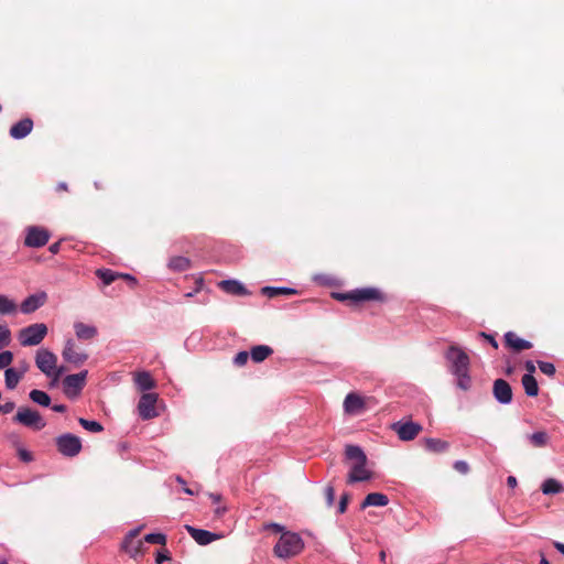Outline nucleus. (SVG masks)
<instances>
[{"instance_id": "e2e57ef3", "label": "nucleus", "mask_w": 564, "mask_h": 564, "mask_svg": "<svg viewBox=\"0 0 564 564\" xmlns=\"http://www.w3.org/2000/svg\"><path fill=\"white\" fill-rule=\"evenodd\" d=\"M210 498L213 499V502H215V503L220 501L219 495L210 494Z\"/></svg>"}, {"instance_id": "13d9d810", "label": "nucleus", "mask_w": 564, "mask_h": 564, "mask_svg": "<svg viewBox=\"0 0 564 564\" xmlns=\"http://www.w3.org/2000/svg\"><path fill=\"white\" fill-rule=\"evenodd\" d=\"M61 242H54L50 246V251L52 253H57L59 251Z\"/></svg>"}, {"instance_id": "7ed1b4c3", "label": "nucleus", "mask_w": 564, "mask_h": 564, "mask_svg": "<svg viewBox=\"0 0 564 564\" xmlns=\"http://www.w3.org/2000/svg\"><path fill=\"white\" fill-rule=\"evenodd\" d=\"M35 364L45 376L54 377V380H58L66 371L65 367H57V356L45 348H41L36 351Z\"/></svg>"}, {"instance_id": "aec40b11", "label": "nucleus", "mask_w": 564, "mask_h": 564, "mask_svg": "<svg viewBox=\"0 0 564 564\" xmlns=\"http://www.w3.org/2000/svg\"><path fill=\"white\" fill-rule=\"evenodd\" d=\"M219 288L224 292L232 295L245 296L249 294L248 290L243 286V284L236 280H224L219 282Z\"/></svg>"}, {"instance_id": "3c124183", "label": "nucleus", "mask_w": 564, "mask_h": 564, "mask_svg": "<svg viewBox=\"0 0 564 564\" xmlns=\"http://www.w3.org/2000/svg\"><path fill=\"white\" fill-rule=\"evenodd\" d=\"M524 367H525V369L528 371L527 375H533L534 373L535 365L533 364V361H531V360L525 361Z\"/></svg>"}, {"instance_id": "09e8293b", "label": "nucleus", "mask_w": 564, "mask_h": 564, "mask_svg": "<svg viewBox=\"0 0 564 564\" xmlns=\"http://www.w3.org/2000/svg\"><path fill=\"white\" fill-rule=\"evenodd\" d=\"M19 457L25 463H29L33 459L32 454L26 449H19Z\"/></svg>"}, {"instance_id": "2f4dec72", "label": "nucleus", "mask_w": 564, "mask_h": 564, "mask_svg": "<svg viewBox=\"0 0 564 564\" xmlns=\"http://www.w3.org/2000/svg\"><path fill=\"white\" fill-rule=\"evenodd\" d=\"M30 399L34 402V403H37L42 406H50L51 404V398L50 395L42 391V390H37V389H34L30 392L29 394Z\"/></svg>"}, {"instance_id": "79ce46f5", "label": "nucleus", "mask_w": 564, "mask_h": 564, "mask_svg": "<svg viewBox=\"0 0 564 564\" xmlns=\"http://www.w3.org/2000/svg\"><path fill=\"white\" fill-rule=\"evenodd\" d=\"M249 356H250V354L248 351H239L234 358L235 366H237V367L245 366L249 359Z\"/></svg>"}, {"instance_id": "c756f323", "label": "nucleus", "mask_w": 564, "mask_h": 564, "mask_svg": "<svg viewBox=\"0 0 564 564\" xmlns=\"http://www.w3.org/2000/svg\"><path fill=\"white\" fill-rule=\"evenodd\" d=\"M456 378V386L463 391H468L471 388L473 380L470 377V370H466L454 375Z\"/></svg>"}, {"instance_id": "864d4df0", "label": "nucleus", "mask_w": 564, "mask_h": 564, "mask_svg": "<svg viewBox=\"0 0 564 564\" xmlns=\"http://www.w3.org/2000/svg\"><path fill=\"white\" fill-rule=\"evenodd\" d=\"M56 192L57 193H62V192H67L68 191V186L65 182H59L57 185H56Z\"/></svg>"}, {"instance_id": "c03bdc74", "label": "nucleus", "mask_w": 564, "mask_h": 564, "mask_svg": "<svg viewBox=\"0 0 564 564\" xmlns=\"http://www.w3.org/2000/svg\"><path fill=\"white\" fill-rule=\"evenodd\" d=\"M349 500H350V495L348 492H345L341 495L339 505H338L339 513H344L346 511Z\"/></svg>"}, {"instance_id": "8fccbe9b", "label": "nucleus", "mask_w": 564, "mask_h": 564, "mask_svg": "<svg viewBox=\"0 0 564 564\" xmlns=\"http://www.w3.org/2000/svg\"><path fill=\"white\" fill-rule=\"evenodd\" d=\"M119 279H123V280L128 281L132 288H134L137 285L135 278L128 273H119Z\"/></svg>"}, {"instance_id": "774afa93", "label": "nucleus", "mask_w": 564, "mask_h": 564, "mask_svg": "<svg viewBox=\"0 0 564 564\" xmlns=\"http://www.w3.org/2000/svg\"><path fill=\"white\" fill-rule=\"evenodd\" d=\"M540 564H550V562L544 557L543 554H541V561Z\"/></svg>"}, {"instance_id": "f257e3e1", "label": "nucleus", "mask_w": 564, "mask_h": 564, "mask_svg": "<svg viewBox=\"0 0 564 564\" xmlns=\"http://www.w3.org/2000/svg\"><path fill=\"white\" fill-rule=\"evenodd\" d=\"M347 460L350 462V471L347 484L366 481L371 478V471L367 469V456L359 446L348 445L345 451Z\"/></svg>"}, {"instance_id": "473e14b6", "label": "nucleus", "mask_w": 564, "mask_h": 564, "mask_svg": "<svg viewBox=\"0 0 564 564\" xmlns=\"http://www.w3.org/2000/svg\"><path fill=\"white\" fill-rule=\"evenodd\" d=\"M96 275L102 281L105 285H110L117 279H119V273L110 269H98L96 271Z\"/></svg>"}, {"instance_id": "58836bf2", "label": "nucleus", "mask_w": 564, "mask_h": 564, "mask_svg": "<svg viewBox=\"0 0 564 564\" xmlns=\"http://www.w3.org/2000/svg\"><path fill=\"white\" fill-rule=\"evenodd\" d=\"M144 541L152 544H166V536L162 533H150L144 536Z\"/></svg>"}, {"instance_id": "dca6fc26", "label": "nucleus", "mask_w": 564, "mask_h": 564, "mask_svg": "<svg viewBox=\"0 0 564 564\" xmlns=\"http://www.w3.org/2000/svg\"><path fill=\"white\" fill-rule=\"evenodd\" d=\"M505 344L516 352L532 348L531 341L520 338L514 332H507L505 334Z\"/></svg>"}, {"instance_id": "0eeeda50", "label": "nucleus", "mask_w": 564, "mask_h": 564, "mask_svg": "<svg viewBox=\"0 0 564 564\" xmlns=\"http://www.w3.org/2000/svg\"><path fill=\"white\" fill-rule=\"evenodd\" d=\"M55 445L58 453L65 457H75L83 448L80 438L70 433L57 436L55 438Z\"/></svg>"}, {"instance_id": "1a4fd4ad", "label": "nucleus", "mask_w": 564, "mask_h": 564, "mask_svg": "<svg viewBox=\"0 0 564 564\" xmlns=\"http://www.w3.org/2000/svg\"><path fill=\"white\" fill-rule=\"evenodd\" d=\"M87 370L68 375L63 379L64 393L68 397L77 395L86 383Z\"/></svg>"}, {"instance_id": "72a5a7b5", "label": "nucleus", "mask_w": 564, "mask_h": 564, "mask_svg": "<svg viewBox=\"0 0 564 564\" xmlns=\"http://www.w3.org/2000/svg\"><path fill=\"white\" fill-rule=\"evenodd\" d=\"M17 311V304L7 295L0 294V314H12Z\"/></svg>"}, {"instance_id": "7c9ffc66", "label": "nucleus", "mask_w": 564, "mask_h": 564, "mask_svg": "<svg viewBox=\"0 0 564 564\" xmlns=\"http://www.w3.org/2000/svg\"><path fill=\"white\" fill-rule=\"evenodd\" d=\"M262 293L269 297H275L278 295H293L296 294L297 291L291 288L264 286Z\"/></svg>"}, {"instance_id": "20e7f679", "label": "nucleus", "mask_w": 564, "mask_h": 564, "mask_svg": "<svg viewBox=\"0 0 564 564\" xmlns=\"http://www.w3.org/2000/svg\"><path fill=\"white\" fill-rule=\"evenodd\" d=\"M12 421L33 431H41L46 426V421L41 413L26 405L18 408Z\"/></svg>"}, {"instance_id": "4c0bfd02", "label": "nucleus", "mask_w": 564, "mask_h": 564, "mask_svg": "<svg viewBox=\"0 0 564 564\" xmlns=\"http://www.w3.org/2000/svg\"><path fill=\"white\" fill-rule=\"evenodd\" d=\"M11 343V330L6 325L0 324V350Z\"/></svg>"}, {"instance_id": "9b49d317", "label": "nucleus", "mask_w": 564, "mask_h": 564, "mask_svg": "<svg viewBox=\"0 0 564 564\" xmlns=\"http://www.w3.org/2000/svg\"><path fill=\"white\" fill-rule=\"evenodd\" d=\"M392 427H393V431L397 432L399 438L402 441H412L422 431V425L419 423H414L412 421L397 422L393 424Z\"/></svg>"}, {"instance_id": "a878e982", "label": "nucleus", "mask_w": 564, "mask_h": 564, "mask_svg": "<svg viewBox=\"0 0 564 564\" xmlns=\"http://www.w3.org/2000/svg\"><path fill=\"white\" fill-rule=\"evenodd\" d=\"M22 379L21 372H18L17 368H7L4 371V382L9 390H13Z\"/></svg>"}, {"instance_id": "bf43d9fd", "label": "nucleus", "mask_w": 564, "mask_h": 564, "mask_svg": "<svg viewBox=\"0 0 564 564\" xmlns=\"http://www.w3.org/2000/svg\"><path fill=\"white\" fill-rule=\"evenodd\" d=\"M167 558H169V556L166 554L158 553L155 562H156V564H162L163 561H165Z\"/></svg>"}, {"instance_id": "de8ad7c7", "label": "nucleus", "mask_w": 564, "mask_h": 564, "mask_svg": "<svg viewBox=\"0 0 564 564\" xmlns=\"http://www.w3.org/2000/svg\"><path fill=\"white\" fill-rule=\"evenodd\" d=\"M479 336L482 337L484 339H486L487 343H489L495 349L498 348V343L492 335H489L485 332H480Z\"/></svg>"}, {"instance_id": "cd10ccee", "label": "nucleus", "mask_w": 564, "mask_h": 564, "mask_svg": "<svg viewBox=\"0 0 564 564\" xmlns=\"http://www.w3.org/2000/svg\"><path fill=\"white\" fill-rule=\"evenodd\" d=\"M189 267V259L182 256L172 257L169 261V268L173 271L183 272L186 271Z\"/></svg>"}, {"instance_id": "a19ab883", "label": "nucleus", "mask_w": 564, "mask_h": 564, "mask_svg": "<svg viewBox=\"0 0 564 564\" xmlns=\"http://www.w3.org/2000/svg\"><path fill=\"white\" fill-rule=\"evenodd\" d=\"M539 369L541 372H543L546 376H554L555 375V366L552 362L547 361H538Z\"/></svg>"}, {"instance_id": "6e6552de", "label": "nucleus", "mask_w": 564, "mask_h": 564, "mask_svg": "<svg viewBox=\"0 0 564 564\" xmlns=\"http://www.w3.org/2000/svg\"><path fill=\"white\" fill-rule=\"evenodd\" d=\"M156 393H143L138 403V413L142 420H151L159 415L155 404Z\"/></svg>"}, {"instance_id": "603ef678", "label": "nucleus", "mask_w": 564, "mask_h": 564, "mask_svg": "<svg viewBox=\"0 0 564 564\" xmlns=\"http://www.w3.org/2000/svg\"><path fill=\"white\" fill-rule=\"evenodd\" d=\"M334 297L339 300V301L351 300V292H349V293H335Z\"/></svg>"}, {"instance_id": "393cba45", "label": "nucleus", "mask_w": 564, "mask_h": 564, "mask_svg": "<svg viewBox=\"0 0 564 564\" xmlns=\"http://www.w3.org/2000/svg\"><path fill=\"white\" fill-rule=\"evenodd\" d=\"M521 382L528 397H536L539 394L538 381L533 375H524Z\"/></svg>"}, {"instance_id": "4d7b16f0", "label": "nucleus", "mask_w": 564, "mask_h": 564, "mask_svg": "<svg viewBox=\"0 0 564 564\" xmlns=\"http://www.w3.org/2000/svg\"><path fill=\"white\" fill-rule=\"evenodd\" d=\"M267 528L273 530L274 532L283 531V527L278 523H270L269 525H267Z\"/></svg>"}, {"instance_id": "f3484780", "label": "nucleus", "mask_w": 564, "mask_h": 564, "mask_svg": "<svg viewBox=\"0 0 564 564\" xmlns=\"http://www.w3.org/2000/svg\"><path fill=\"white\" fill-rule=\"evenodd\" d=\"M185 529L199 545H207L219 538L210 531L196 529L188 524L185 525Z\"/></svg>"}, {"instance_id": "69168bd1", "label": "nucleus", "mask_w": 564, "mask_h": 564, "mask_svg": "<svg viewBox=\"0 0 564 564\" xmlns=\"http://www.w3.org/2000/svg\"><path fill=\"white\" fill-rule=\"evenodd\" d=\"M183 490L187 495H191V496L195 495V492L191 488H188V487H184Z\"/></svg>"}, {"instance_id": "680f3d73", "label": "nucleus", "mask_w": 564, "mask_h": 564, "mask_svg": "<svg viewBox=\"0 0 564 564\" xmlns=\"http://www.w3.org/2000/svg\"><path fill=\"white\" fill-rule=\"evenodd\" d=\"M553 545L560 553L564 555V543L555 541Z\"/></svg>"}, {"instance_id": "a211bd4d", "label": "nucleus", "mask_w": 564, "mask_h": 564, "mask_svg": "<svg viewBox=\"0 0 564 564\" xmlns=\"http://www.w3.org/2000/svg\"><path fill=\"white\" fill-rule=\"evenodd\" d=\"M365 409V399L357 393H348L344 400V410L348 414H357Z\"/></svg>"}, {"instance_id": "bb28decb", "label": "nucleus", "mask_w": 564, "mask_h": 564, "mask_svg": "<svg viewBox=\"0 0 564 564\" xmlns=\"http://www.w3.org/2000/svg\"><path fill=\"white\" fill-rule=\"evenodd\" d=\"M425 448L433 453H444L448 449L449 444L441 438H425Z\"/></svg>"}, {"instance_id": "f8f14e48", "label": "nucleus", "mask_w": 564, "mask_h": 564, "mask_svg": "<svg viewBox=\"0 0 564 564\" xmlns=\"http://www.w3.org/2000/svg\"><path fill=\"white\" fill-rule=\"evenodd\" d=\"M50 240V232L40 227H30L24 240L25 246L31 248H41Z\"/></svg>"}, {"instance_id": "c9c22d12", "label": "nucleus", "mask_w": 564, "mask_h": 564, "mask_svg": "<svg viewBox=\"0 0 564 564\" xmlns=\"http://www.w3.org/2000/svg\"><path fill=\"white\" fill-rule=\"evenodd\" d=\"M549 436L545 432L539 431L530 435L531 444L534 447H543L546 445Z\"/></svg>"}, {"instance_id": "5fc2aeb1", "label": "nucleus", "mask_w": 564, "mask_h": 564, "mask_svg": "<svg viewBox=\"0 0 564 564\" xmlns=\"http://www.w3.org/2000/svg\"><path fill=\"white\" fill-rule=\"evenodd\" d=\"M17 369H18V372H21V377L23 378V376L25 375V372L29 369V365L25 361H23V362H21L20 367Z\"/></svg>"}, {"instance_id": "f03ea898", "label": "nucleus", "mask_w": 564, "mask_h": 564, "mask_svg": "<svg viewBox=\"0 0 564 564\" xmlns=\"http://www.w3.org/2000/svg\"><path fill=\"white\" fill-rule=\"evenodd\" d=\"M303 547L304 543L299 534L284 532L274 545L273 552L278 557L288 558L301 553Z\"/></svg>"}, {"instance_id": "6ab92c4d", "label": "nucleus", "mask_w": 564, "mask_h": 564, "mask_svg": "<svg viewBox=\"0 0 564 564\" xmlns=\"http://www.w3.org/2000/svg\"><path fill=\"white\" fill-rule=\"evenodd\" d=\"M33 129V121L30 118H25L14 123L10 128V135L13 139H22L26 137Z\"/></svg>"}, {"instance_id": "0e129e2a", "label": "nucleus", "mask_w": 564, "mask_h": 564, "mask_svg": "<svg viewBox=\"0 0 564 564\" xmlns=\"http://www.w3.org/2000/svg\"><path fill=\"white\" fill-rule=\"evenodd\" d=\"M379 557H380V562L381 563H386V557H387V554L384 551H381L380 554H379Z\"/></svg>"}, {"instance_id": "f704fd0d", "label": "nucleus", "mask_w": 564, "mask_h": 564, "mask_svg": "<svg viewBox=\"0 0 564 564\" xmlns=\"http://www.w3.org/2000/svg\"><path fill=\"white\" fill-rule=\"evenodd\" d=\"M139 530L132 531L126 541V547L133 556L138 555L141 552L142 541L140 540L135 542L134 546H131V549H129V544L132 545L134 543L133 540L137 538Z\"/></svg>"}, {"instance_id": "e433bc0d", "label": "nucleus", "mask_w": 564, "mask_h": 564, "mask_svg": "<svg viewBox=\"0 0 564 564\" xmlns=\"http://www.w3.org/2000/svg\"><path fill=\"white\" fill-rule=\"evenodd\" d=\"M79 424L87 431L93 433H100L104 431L102 425L97 421H89L86 419L80 417L78 420Z\"/></svg>"}, {"instance_id": "a18cd8bd", "label": "nucleus", "mask_w": 564, "mask_h": 564, "mask_svg": "<svg viewBox=\"0 0 564 564\" xmlns=\"http://www.w3.org/2000/svg\"><path fill=\"white\" fill-rule=\"evenodd\" d=\"M454 469L459 474L466 475L469 471V466L465 460H457L454 464Z\"/></svg>"}, {"instance_id": "5701e85b", "label": "nucleus", "mask_w": 564, "mask_h": 564, "mask_svg": "<svg viewBox=\"0 0 564 564\" xmlns=\"http://www.w3.org/2000/svg\"><path fill=\"white\" fill-rule=\"evenodd\" d=\"M134 382L141 391H148L155 387V382L148 371L137 372L134 375Z\"/></svg>"}, {"instance_id": "2eb2a0df", "label": "nucleus", "mask_w": 564, "mask_h": 564, "mask_svg": "<svg viewBox=\"0 0 564 564\" xmlns=\"http://www.w3.org/2000/svg\"><path fill=\"white\" fill-rule=\"evenodd\" d=\"M46 300L47 294L45 292L32 294L21 303V311L24 314H30L43 306L46 303Z\"/></svg>"}, {"instance_id": "b1692460", "label": "nucleus", "mask_w": 564, "mask_h": 564, "mask_svg": "<svg viewBox=\"0 0 564 564\" xmlns=\"http://www.w3.org/2000/svg\"><path fill=\"white\" fill-rule=\"evenodd\" d=\"M250 357L254 362H262L273 354V349L267 345H258L251 348Z\"/></svg>"}, {"instance_id": "9d476101", "label": "nucleus", "mask_w": 564, "mask_h": 564, "mask_svg": "<svg viewBox=\"0 0 564 564\" xmlns=\"http://www.w3.org/2000/svg\"><path fill=\"white\" fill-rule=\"evenodd\" d=\"M63 359L75 367H79L86 362L88 355L79 350L73 339H67L62 351Z\"/></svg>"}, {"instance_id": "49530a36", "label": "nucleus", "mask_w": 564, "mask_h": 564, "mask_svg": "<svg viewBox=\"0 0 564 564\" xmlns=\"http://www.w3.org/2000/svg\"><path fill=\"white\" fill-rule=\"evenodd\" d=\"M15 409V403L13 401H7L4 404H0V413L8 414L11 413Z\"/></svg>"}, {"instance_id": "052dcab7", "label": "nucleus", "mask_w": 564, "mask_h": 564, "mask_svg": "<svg viewBox=\"0 0 564 564\" xmlns=\"http://www.w3.org/2000/svg\"><path fill=\"white\" fill-rule=\"evenodd\" d=\"M52 409H53V411H55V412H61V413H63V412H65V411H66V405H64V404H55V405H53V406H52Z\"/></svg>"}, {"instance_id": "4468645a", "label": "nucleus", "mask_w": 564, "mask_h": 564, "mask_svg": "<svg viewBox=\"0 0 564 564\" xmlns=\"http://www.w3.org/2000/svg\"><path fill=\"white\" fill-rule=\"evenodd\" d=\"M386 300L382 292L376 288L358 289L351 292V301H378L383 302Z\"/></svg>"}, {"instance_id": "ddd939ff", "label": "nucleus", "mask_w": 564, "mask_h": 564, "mask_svg": "<svg viewBox=\"0 0 564 564\" xmlns=\"http://www.w3.org/2000/svg\"><path fill=\"white\" fill-rule=\"evenodd\" d=\"M492 394L501 404H509L512 401L511 386L503 379H496L494 381Z\"/></svg>"}, {"instance_id": "338daca9", "label": "nucleus", "mask_w": 564, "mask_h": 564, "mask_svg": "<svg viewBox=\"0 0 564 564\" xmlns=\"http://www.w3.org/2000/svg\"><path fill=\"white\" fill-rule=\"evenodd\" d=\"M225 511H226V509H225V508H217V509L215 510V513H216L217 516H221Z\"/></svg>"}, {"instance_id": "412c9836", "label": "nucleus", "mask_w": 564, "mask_h": 564, "mask_svg": "<svg viewBox=\"0 0 564 564\" xmlns=\"http://www.w3.org/2000/svg\"><path fill=\"white\" fill-rule=\"evenodd\" d=\"M74 330L76 337L80 340H90L98 335V330L93 325H87L82 322H76L74 324Z\"/></svg>"}, {"instance_id": "ea45409f", "label": "nucleus", "mask_w": 564, "mask_h": 564, "mask_svg": "<svg viewBox=\"0 0 564 564\" xmlns=\"http://www.w3.org/2000/svg\"><path fill=\"white\" fill-rule=\"evenodd\" d=\"M13 361V354L9 350L0 352V369H7Z\"/></svg>"}, {"instance_id": "6e6d98bb", "label": "nucleus", "mask_w": 564, "mask_h": 564, "mask_svg": "<svg viewBox=\"0 0 564 564\" xmlns=\"http://www.w3.org/2000/svg\"><path fill=\"white\" fill-rule=\"evenodd\" d=\"M507 485L510 487V488H514L517 485H518V481H517V478L514 476H509L507 478Z\"/></svg>"}, {"instance_id": "4be33fe9", "label": "nucleus", "mask_w": 564, "mask_h": 564, "mask_svg": "<svg viewBox=\"0 0 564 564\" xmlns=\"http://www.w3.org/2000/svg\"><path fill=\"white\" fill-rule=\"evenodd\" d=\"M389 503V499L387 495L381 492H371L366 496L364 501L361 502L360 508L364 510L368 507H384Z\"/></svg>"}, {"instance_id": "423d86ee", "label": "nucleus", "mask_w": 564, "mask_h": 564, "mask_svg": "<svg viewBox=\"0 0 564 564\" xmlns=\"http://www.w3.org/2000/svg\"><path fill=\"white\" fill-rule=\"evenodd\" d=\"M452 375L470 370L469 356L457 345H451L445 354Z\"/></svg>"}, {"instance_id": "c85d7f7f", "label": "nucleus", "mask_w": 564, "mask_h": 564, "mask_svg": "<svg viewBox=\"0 0 564 564\" xmlns=\"http://www.w3.org/2000/svg\"><path fill=\"white\" fill-rule=\"evenodd\" d=\"M562 484L554 479V478H547L543 481L541 486V490L544 495H554L563 491Z\"/></svg>"}, {"instance_id": "39448f33", "label": "nucleus", "mask_w": 564, "mask_h": 564, "mask_svg": "<svg viewBox=\"0 0 564 564\" xmlns=\"http://www.w3.org/2000/svg\"><path fill=\"white\" fill-rule=\"evenodd\" d=\"M47 335V326L44 323L31 324L19 332L18 338L22 346H36Z\"/></svg>"}, {"instance_id": "37998d69", "label": "nucleus", "mask_w": 564, "mask_h": 564, "mask_svg": "<svg viewBox=\"0 0 564 564\" xmlns=\"http://www.w3.org/2000/svg\"><path fill=\"white\" fill-rule=\"evenodd\" d=\"M325 499L327 507H332L335 501V489L333 486H327L325 489Z\"/></svg>"}]
</instances>
